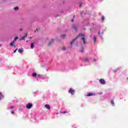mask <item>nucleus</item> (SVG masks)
<instances>
[{
	"mask_svg": "<svg viewBox=\"0 0 128 128\" xmlns=\"http://www.w3.org/2000/svg\"><path fill=\"white\" fill-rule=\"evenodd\" d=\"M78 36H84V34L82 33L80 34L74 39H73L72 40V42H70V46H72V44H74V42H76V40H78Z\"/></svg>",
	"mask_w": 128,
	"mask_h": 128,
	"instance_id": "nucleus-1",
	"label": "nucleus"
},
{
	"mask_svg": "<svg viewBox=\"0 0 128 128\" xmlns=\"http://www.w3.org/2000/svg\"><path fill=\"white\" fill-rule=\"evenodd\" d=\"M26 108L28 110H30V108H32V103H28L26 105Z\"/></svg>",
	"mask_w": 128,
	"mask_h": 128,
	"instance_id": "nucleus-2",
	"label": "nucleus"
},
{
	"mask_svg": "<svg viewBox=\"0 0 128 128\" xmlns=\"http://www.w3.org/2000/svg\"><path fill=\"white\" fill-rule=\"evenodd\" d=\"M68 92L69 94H70L72 95H74V92H75L74 90H73L72 88H70L68 90Z\"/></svg>",
	"mask_w": 128,
	"mask_h": 128,
	"instance_id": "nucleus-3",
	"label": "nucleus"
},
{
	"mask_svg": "<svg viewBox=\"0 0 128 128\" xmlns=\"http://www.w3.org/2000/svg\"><path fill=\"white\" fill-rule=\"evenodd\" d=\"M99 82L101 84H106V80L104 79H100Z\"/></svg>",
	"mask_w": 128,
	"mask_h": 128,
	"instance_id": "nucleus-4",
	"label": "nucleus"
},
{
	"mask_svg": "<svg viewBox=\"0 0 128 128\" xmlns=\"http://www.w3.org/2000/svg\"><path fill=\"white\" fill-rule=\"evenodd\" d=\"M72 28L75 30L76 32L78 30V26H76V24H73L72 26Z\"/></svg>",
	"mask_w": 128,
	"mask_h": 128,
	"instance_id": "nucleus-5",
	"label": "nucleus"
},
{
	"mask_svg": "<svg viewBox=\"0 0 128 128\" xmlns=\"http://www.w3.org/2000/svg\"><path fill=\"white\" fill-rule=\"evenodd\" d=\"M96 96V93H88L87 96Z\"/></svg>",
	"mask_w": 128,
	"mask_h": 128,
	"instance_id": "nucleus-6",
	"label": "nucleus"
},
{
	"mask_svg": "<svg viewBox=\"0 0 128 128\" xmlns=\"http://www.w3.org/2000/svg\"><path fill=\"white\" fill-rule=\"evenodd\" d=\"M24 105H21L19 108V110L20 112H22V110H24Z\"/></svg>",
	"mask_w": 128,
	"mask_h": 128,
	"instance_id": "nucleus-7",
	"label": "nucleus"
},
{
	"mask_svg": "<svg viewBox=\"0 0 128 128\" xmlns=\"http://www.w3.org/2000/svg\"><path fill=\"white\" fill-rule=\"evenodd\" d=\"M45 108H47L48 110H50V106L49 104H46L45 105Z\"/></svg>",
	"mask_w": 128,
	"mask_h": 128,
	"instance_id": "nucleus-8",
	"label": "nucleus"
},
{
	"mask_svg": "<svg viewBox=\"0 0 128 128\" xmlns=\"http://www.w3.org/2000/svg\"><path fill=\"white\" fill-rule=\"evenodd\" d=\"M81 40H82L83 44H86V38H81Z\"/></svg>",
	"mask_w": 128,
	"mask_h": 128,
	"instance_id": "nucleus-9",
	"label": "nucleus"
},
{
	"mask_svg": "<svg viewBox=\"0 0 128 128\" xmlns=\"http://www.w3.org/2000/svg\"><path fill=\"white\" fill-rule=\"evenodd\" d=\"M18 52H19L20 54H22V52H24V49H22V48L21 49H18Z\"/></svg>",
	"mask_w": 128,
	"mask_h": 128,
	"instance_id": "nucleus-10",
	"label": "nucleus"
},
{
	"mask_svg": "<svg viewBox=\"0 0 128 128\" xmlns=\"http://www.w3.org/2000/svg\"><path fill=\"white\" fill-rule=\"evenodd\" d=\"M37 76H38V74H37L36 72H34V73L32 74V76L34 78H36Z\"/></svg>",
	"mask_w": 128,
	"mask_h": 128,
	"instance_id": "nucleus-11",
	"label": "nucleus"
},
{
	"mask_svg": "<svg viewBox=\"0 0 128 128\" xmlns=\"http://www.w3.org/2000/svg\"><path fill=\"white\" fill-rule=\"evenodd\" d=\"M10 46H14V41H12L11 43L10 44Z\"/></svg>",
	"mask_w": 128,
	"mask_h": 128,
	"instance_id": "nucleus-12",
	"label": "nucleus"
},
{
	"mask_svg": "<svg viewBox=\"0 0 128 128\" xmlns=\"http://www.w3.org/2000/svg\"><path fill=\"white\" fill-rule=\"evenodd\" d=\"M2 98H4V95H2V92H0V100H2Z\"/></svg>",
	"mask_w": 128,
	"mask_h": 128,
	"instance_id": "nucleus-13",
	"label": "nucleus"
},
{
	"mask_svg": "<svg viewBox=\"0 0 128 128\" xmlns=\"http://www.w3.org/2000/svg\"><path fill=\"white\" fill-rule=\"evenodd\" d=\"M88 60H89L88 58H86L83 59V62H88Z\"/></svg>",
	"mask_w": 128,
	"mask_h": 128,
	"instance_id": "nucleus-14",
	"label": "nucleus"
},
{
	"mask_svg": "<svg viewBox=\"0 0 128 128\" xmlns=\"http://www.w3.org/2000/svg\"><path fill=\"white\" fill-rule=\"evenodd\" d=\"M54 42V39H52L50 42L48 44V46H50V44H52V43Z\"/></svg>",
	"mask_w": 128,
	"mask_h": 128,
	"instance_id": "nucleus-15",
	"label": "nucleus"
},
{
	"mask_svg": "<svg viewBox=\"0 0 128 128\" xmlns=\"http://www.w3.org/2000/svg\"><path fill=\"white\" fill-rule=\"evenodd\" d=\"M93 40H94V44H96V36H94Z\"/></svg>",
	"mask_w": 128,
	"mask_h": 128,
	"instance_id": "nucleus-16",
	"label": "nucleus"
},
{
	"mask_svg": "<svg viewBox=\"0 0 128 128\" xmlns=\"http://www.w3.org/2000/svg\"><path fill=\"white\" fill-rule=\"evenodd\" d=\"M31 48H34V43H31V46H30Z\"/></svg>",
	"mask_w": 128,
	"mask_h": 128,
	"instance_id": "nucleus-17",
	"label": "nucleus"
},
{
	"mask_svg": "<svg viewBox=\"0 0 128 128\" xmlns=\"http://www.w3.org/2000/svg\"><path fill=\"white\" fill-rule=\"evenodd\" d=\"M98 34L99 36H102V34H104V32H102V34H100V32H98Z\"/></svg>",
	"mask_w": 128,
	"mask_h": 128,
	"instance_id": "nucleus-18",
	"label": "nucleus"
},
{
	"mask_svg": "<svg viewBox=\"0 0 128 128\" xmlns=\"http://www.w3.org/2000/svg\"><path fill=\"white\" fill-rule=\"evenodd\" d=\"M16 40H18V36L15 37V38H14V40L13 41L16 42Z\"/></svg>",
	"mask_w": 128,
	"mask_h": 128,
	"instance_id": "nucleus-19",
	"label": "nucleus"
},
{
	"mask_svg": "<svg viewBox=\"0 0 128 128\" xmlns=\"http://www.w3.org/2000/svg\"><path fill=\"white\" fill-rule=\"evenodd\" d=\"M42 78V75H40V74L37 75L36 78Z\"/></svg>",
	"mask_w": 128,
	"mask_h": 128,
	"instance_id": "nucleus-20",
	"label": "nucleus"
},
{
	"mask_svg": "<svg viewBox=\"0 0 128 128\" xmlns=\"http://www.w3.org/2000/svg\"><path fill=\"white\" fill-rule=\"evenodd\" d=\"M66 37V34L61 35L60 38H64Z\"/></svg>",
	"mask_w": 128,
	"mask_h": 128,
	"instance_id": "nucleus-21",
	"label": "nucleus"
},
{
	"mask_svg": "<svg viewBox=\"0 0 128 128\" xmlns=\"http://www.w3.org/2000/svg\"><path fill=\"white\" fill-rule=\"evenodd\" d=\"M14 10H18V7L16 6L14 8Z\"/></svg>",
	"mask_w": 128,
	"mask_h": 128,
	"instance_id": "nucleus-22",
	"label": "nucleus"
},
{
	"mask_svg": "<svg viewBox=\"0 0 128 128\" xmlns=\"http://www.w3.org/2000/svg\"><path fill=\"white\" fill-rule=\"evenodd\" d=\"M111 104H112V106H114V100H111Z\"/></svg>",
	"mask_w": 128,
	"mask_h": 128,
	"instance_id": "nucleus-23",
	"label": "nucleus"
},
{
	"mask_svg": "<svg viewBox=\"0 0 128 128\" xmlns=\"http://www.w3.org/2000/svg\"><path fill=\"white\" fill-rule=\"evenodd\" d=\"M14 108V106H11L10 107H8V108H10L11 110H12V108Z\"/></svg>",
	"mask_w": 128,
	"mask_h": 128,
	"instance_id": "nucleus-24",
	"label": "nucleus"
},
{
	"mask_svg": "<svg viewBox=\"0 0 128 128\" xmlns=\"http://www.w3.org/2000/svg\"><path fill=\"white\" fill-rule=\"evenodd\" d=\"M102 22H104V16H102Z\"/></svg>",
	"mask_w": 128,
	"mask_h": 128,
	"instance_id": "nucleus-25",
	"label": "nucleus"
},
{
	"mask_svg": "<svg viewBox=\"0 0 128 128\" xmlns=\"http://www.w3.org/2000/svg\"><path fill=\"white\" fill-rule=\"evenodd\" d=\"M80 52H84V48H82V49L80 50Z\"/></svg>",
	"mask_w": 128,
	"mask_h": 128,
	"instance_id": "nucleus-26",
	"label": "nucleus"
},
{
	"mask_svg": "<svg viewBox=\"0 0 128 128\" xmlns=\"http://www.w3.org/2000/svg\"><path fill=\"white\" fill-rule=\"evenodd\" d=\"M38 32V28L36 30L34 31V32Z\"/></svg>",
	"mask_w": 128,
	"mask_h": 128,
	"instance_id": "nucleus-27",
	"label": "nucleus"
},
{
	"mask_svg": "<svg viewBox=\"0 0 128 128\" xmlns=\"http://www.w3.org/2000/svg\"><path fill=\"white\" fill-rule=\"evenodd\" d=\"M62 50H66V48H62Z\"/></svg>",
	"mask_w": 128,
	"mask_h": 128,
	"instance_id": "nucleus-28",
	"label": "nucleus"
},
{
	"mask_svg": "<svg viewBox=\"0 0 128 128\" xmlns=\"http://www.w3.org/2000/svg\"><path fill=\"white\" fill-rule=\"evenodd\" d=\"M62 114H66V111H64L62 112Z\"/></svg>",
	"mask_w": 128,
	"mask_h": 128,
	"instance_id": "nucleus-29",
	"label": "nucleus"
},
{
	"mask_svg": "<svg viewBox=\"0 0 128 128\" xmlns=\"http://www.w3.org/2000/svg\"><path fill=\"white\" fill-rule=\"evenodd\" d=\"M24 36H25V38H26V36H28V34H26Z\"/></svg>",
	"mask_w": 128,
	"mask_h": 128,
	"instance_id": "nucleus-30",
	"label": "nucleus"
},
{
	"mask_svg": "<svg viewBox=\"0 0 128 128\" xmlns=\"http://www.w3.org/2000/svg\"><path fill=\"white\" fill-rule=\"evenodd\" d=\"M16 50H18V48H16L15 50H14V54H15V52H16Z\"/></svg>",
	"mask_w": 128,
	"mask_h": 128,
	"instance_id": "nucleus-31",
	"label": "nucleus"
},
{
	"mask_svg": "<svg viewBox=\"0 0 128 128\" xmlns=\"http://www.w3.org/2000/svg\"><path fill=\"white\" fill-rule=\"evenodd\" d=\"M11 114H14V112L12 111V112H11Z\"/></svg>",
	"mask_w": 128,
	"mask_h": 128,
	"instance_id": "nucleus-32",
	"label": "nucleus"
},
{
	"mask_svg": "<svg viewBox=\"0 0 128 128\" xmlns=\"http://www.w3.org/2000/svg\"><path fill=\"white\" fill-rule=\"evenodd\" d=\"M24 38H26V36H24L22 37V38L21 39V40H24Z\"/></svg>",
	"mask_w": 128,
	"mask_h": 128,
	"instance_id": "nucleus-33",
	"label": "nucleus"
},
{
	"mask_svg": "<svg viewBox=\"0 0 128 128\" xmlns=\"http://www.w3.org/2000/svg\"><path fill=\"white\" fill-rule=\"evenodd\" d=\"M82 3L80 4V6H82Z\"/></svg>",
	"mask_w": 128,
	"mask_h": 128,
	"instance_id": "nucleus-34",
	"label": "nucleus"
},
{
	"mask_svg": "<svg viewBox=\"0 0 128 128\" xmlns=\"http://www.w3.org/2000/svg\"><path fill=\"white\" fill-rule=\"evenodd\" d=\"M94 62H96V59H94Z\"/></svg>",
	"mask_w": 128,
	"mask_h": 128,
	"instance_id": "nucleus-35",
	"label": "nucleus"
},
{
	"mask_svg": "<svg viewBox=\"0 0 128 128\" xmlns=\"http://www.w3.org/2000/svg\"><path fill=\"white\" fill-rule=\"evenodd\" d=\"M55 16V18H58V15H56V16Z\"/></svg>",
	"mask_w": 128,
	"mask_h": 128,
	"instance_id": "nucleus-36",
	"label": "nucleus"
},
{
	"mask_svg": "<svg viewBox=\"0 0 128 128\" xmlns=\"http://www.w3.org/2000/svg\"><path fill=\"white\" fill-rule=\"evenodd\" d=\"M71 22H74V19H72Z\"/></svg>",
	"mask_w": 128,
	"mask_h": 128,
	"instance_id": "nucleus-37",
	"label": "nucleus"
},
{
	"mask_svg": "<svg viewBox=\"0 0 128 128\" xmlns=\"http://www.w3.org/2000/svg\"><path fill=\"white\" fill-rule=\"evenodd\" d=\"M20 30V32H22V29L21 28Z\"/></svg>",
	"mask_w": 128,
	"mask_h": 128,
	"instance_id": "nucleus-38",
	"label": "nucleus"
},
{
	"mask_svg": "<svg viewBox=\"0 0 128 128\" xmlns=\"http://www.w3.org/2000/svg\"><path fill=\"white\" fill-rule=\"evenodd\" d=\"M34 94H36V92H34Z\"/></svg>",
	"mask_w": 128,
	"mask_h": 128,
	"instance_id": "nucleus-39",
	"label": "nucleus"
},
{
	"mask_svg": "<svg viewBox=\"0 0 128 128\" xmlns=\"http://www.w3.org/2000/svg\"><path fill=\"white\" fill-rule=\"evenodd\" d=\"M114 72H116V70H114Z\"/></svg>",
	"mask_w": 128,
	"mask_h": 128,
	"instance_id": "nucleus-40",
	"label": "nucleus"
},
{
	"mask_svg": "<svg viewBox=\"0 0 128 128\" xmlns=\"http://www.w3.org/2000/svg\"><path fill=\"white\" fill-rule=\"evenodd\" d=\"M30 38H32V37H30Z\"/></svg>",
	"mask_w": 128,
	"mask_h": 128,
	"instance_id": "nucleus-41",
	"label": "nucleus"
},
{
	"mask_svg": "<svg viewBox=\"0 0 128 128\" xmlns=\"http://www.w3.org/2000/svg\"><path fill=\"white\" fill-rule=\"evenodd\" d=\"M0 46H2V45H0Z\"/></svg>",
	"mask_w": 128,
	"mask_h": 128,
	"instance_id": "nucleus-42",
	"label": "nucleus"
},
{
	"mask_svg": "<svg viewBox=\"0 0 128 128\" xmlns=\"http://www.w3.org/2000/svg\"><path fill=\"white\" fill-rule=\"evenodd\" d=\"M75 16H74V18Z\"/></svg>",
	"mask_w": 128,
	"mask_h": 128,
	"instance_id": "nucleus-43",
	"label": "nucleus"
},
{
	"mask_svg": "<svg viewBox=\"0 0 128 128\" xmlns=\"http://www.w3.org/2000/svg\"><path fill=\"white\" fill-rule=\"evenodd\" d=\"M90 30H92V29H90Z\"/></svg>",
	"mask_w": 128,
	"mask_h": 128,
	"instance_id": "nucleus-44",
	"label": "nucleus"
},
{
	"mask_svg": "<svg viewBox=\"0 0 128 128\" xmlns=\"http://www.w3.org/2000/svg\"><path fill=\"white\" fill-rule=\"evenodd\" d=\"M14 48H16V46H14Z\"/></svg>",
	"mask_w": 128,
	"mask_h": 128,
	"instance_id": "nucleus-45",
	"label": "nucleus"
}]
</instances>
